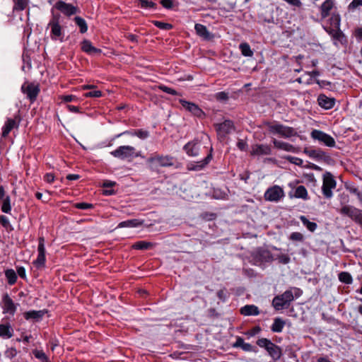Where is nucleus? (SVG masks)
<instances>
[{
    "label": "nucleus",
    "mask_w": 362,
    "mask_h": 362,
    "mask_svg": "<svg viewBox=\"0 0 362 362\" xmlns=\"http://www.w3.org/2000/svg\"><path fill=\"white\" fill-rule=\"evenodd\" d=\"M329 26H324V30L331 36L334 44L338 46L339 44L346 45L347 38L340 29L341 16L339 13H334L331 18H329Z\"/></svg>",
    "instance_id": "f257e3e1"
},
{
    "label": "nucleus",
    "mask_w": 362,
    "mask_h": 362,
    "mask_svg": "<svg viewBox=\"0 0 362 362\" xmlns=\"http://www.w3.org/2000/svg\"><path fill=\"white\" fill-rule=\"evenodd\" d=\"M60 18L61 15L59 13H54L52 9V16L46 29L50 30L49 36L52 40L63 42L64 41V30L60 23Z\"/></svg>",
    "instance_id": "f03ea898"
},
{
    "label": "nucleus",
    "mask_w": 362,
    "mask_h": 362,
    "mask_svg": "<svg viewBox=\"0 0 362 362\" xmlns=\"http://www.w3.org/2000/svg\"><path fill=\"white\" fill-rule=\"evenodd\" d=\"M263 125L267 127L270 134H277L284 139H288L292 136H296L298 134L296 130L293 127L285 126L276 121H264L263 122Z\"/></svg>",
    "instance_id": "7ed1b4c3"
},
{
    "label": "nucleus",
    "mask_w": 362,
    "mask_h": 362,
    "mask_svg": "<svg viewBox=\"0 0 362 362\" xmlns=\"http://www.w3.org/2000/svg\"><path fill=\"white\" fill-rule=\"evenodd\" d=\"M294 300L292 289L286 290L281 295L276 296L272 300V305L276 310L288 308L290 303Z\"/></svg>",
    "instance_id": "20e7f679"
},
{
    "label": "nucleus",
    "mask_w": 362,
    "mask_h": 362,
    "mask_svg": "<svg viewBox=\"0 0 362 362\" xmlns=\"http://www.w3.org/2000/svg\"><path fill=\"white\" fill-rule=\"evenodd\" d=\"M337 187V182L333 175L329 172H326L322 176V192L327 199H331L333 196L332 189Z\"/></svg>",
    "instance_id": "39448f33"
},
{
    "label": "nucleus",
    "mask_w": 362,
    "mask_h": 362,
    "mask_svg": "<svg viewBox=\"0 0 362 362\" xmlns=\"http://www.w3.org/2000/svg\"><path fill=\"white\" fill-rule=\"evenodd\" d=\"M21 89L30 103H33L37 100L40 92L39 84L33 82H25Z\"/></svg>",
    "instance_id": "423d86ee"
},
{
    "label": "nucleus",
    "mask_w": 362,
    "mask_h": 362,
    "mask_svg": "<svg viewBox=\"0 0 362 362\" xmlns=\"http://www.w3.org/2000/svg\"><path fill=\"white\" fill-rule=\"evenodd\" d=\"M45 238L43 236L38 238L37 257L33 264L34 267L38 269L45 268L46 257H45Z\"/></svg>",
    "instance_id": "0eeeda50"
},
{
    "label": "nucleus",
    "mask_w": 362,
    "mask_h": 362,
    "mask_svg": "<svg viewBox=\"0 0 362 362\" xmlns=\"http://www.w3.org/2000/svg\"><path fill=\"white\" fill-rule=\"evenodd\" d=\"M254 264L261 265L262 264L270 262L273 260L271 252L265 248L259 247L252 255Z\"/></svg>",
    "instance_id": "6e6552de"
},
{
    "label": "nucleus",
    "mask_w": 362,
    "mask_h": 362,
    "mask_svg": "<svg viewBox=\"0 0 362 362\" xmlns=\"http://www.w3.org/2000/svg\"><path fill=\"white\" fill-rule=\"evenodd\" d=\"M133 153H134V147L132 146H120L110 152V154L115 158L128 161L132 160Z\"/></svg>",
    "instance_id": "1a4fd4ad"
},
{
    "label": "nucleus",
    "mask_w": 362,
    "mask_h": 362,
    "mask_svg": "<svg viewBox=\"0 0 362 362\" xmlns=\"http://www.w3.org/2000/svg\"><path fill=\"white\" fill-rule=\"evenodd\" d=\"M318 9L322 19L331 18L334 13H339L334 0H325Z\"/></svg>",
    "instance_id": "9d476101"
},
{
    "label": "nucleus",
    "mask_w": 362,
    "mask_h": 362,
    "mask_svg": "<svg viewBox=\"0 0 362 362\" xmlns=\"http://www.w3.org/2000/svg\"><path fill=\"white\" fill-rule=\"evenodd\" d=\"M284 195L283 189L278 185H274L267 189L264 197L267 201L278 202L284 197Z\"/></svg>",
    "instance_id": "9b49d317"
},
{
    "label": "nucleus",
    "mask_w": 362,
    "mask_h": 362,
    "mask_svg": "<svg viewBox=\"0 0 362 362\" xmlns=\"http://www.w3.org/2000/svg\"><path fill=\"white\" fill-rule=\"evenodd\" d=\"M340 214L351 218L354 221L362 224V210L352 206H344L339 211Z\"/></svg>",
    "instance_id": "f8f14e48"
},
{
    "label": "nucleus",
    "mask_w": 362,
    "mask_h": 362,
    "mask_svg": "<svg viewBox=\"0 0 362 362\" xmlns=\"http://www.w3.org/2000/svg\"><path fill=\"white\" fill-rule=\"evenodd\" d=\"M54 8L67 17H70L79 12V8L77 6L66 3L63 1L56 2Z\"/></svg>",
    "instance_id": "ddd939ff"
},
{
    "label": "nucleus",
    "mask_w": 362,
    "mask_h": 362,
    "mask_svg": "<svg viewBox=\"0 0 362 362\" xmlns=\"http://www.w3.org/2000/svg\"><path fill=\"white\" fill-rule=\"evenodd\" d=\"M311 137L329 147H334L336 144L335 140L332 136L320 130L314 129L312 131Z\"/></svg>",
    "instance_id": "4468645a"
},
{
    "label": "nucleus",
    "mask_w": 362,
    "mask_h": 362,
    "mask_svg": "<svg viewBox=\"0 0 362 362\" xmlns=\"http://www.w3.org/2000/svg\"><path fill=\"white\" fill-rule=\"evenodd\" d=\"M179 101L183 108L194 116L198 118H204L205 117L206 115L204 112L195 103L187 101L184 99H180Z\"/></svg>",
    "instance_id": "2eb2a0df"
},
{
    "label": "nucleus",
    "mask_w": 362,
    "mask_h": 362,
    "mask_svg": "<svg viewBox=\"0 0 362 362\" xmlns=\"http://www.w3.org/2000/svg\"><path fill=\"white\" fill-rule=\"evenodd\" d=\"M175 158L171 156H163L156 154L147 159V163H153L157 162L161 167H170L174 165Z\"/></svg>",
    "instance_id": "dca6fc26"
},
{
    "label": "nucleus",
    "mask_w": 362,
    "mask_h": 362,
    "mask_svg": "<svg viewBox=\"0 0 362 362\" xmlns=\"http://www.w3.org/2000/svg\"><path fill=\"white\" fill-rule=\"evenodd\" d=\"M1 308L4 314L14 315L16 311L17 304H16L9 295L6 293L2 296Z\"/></svg>",
    "instance_id": "f3484780"
},
{
    "label": "nucleus",
    "mask_w": 362,
    "mask_h": 362,
    "mask_svg": "<svg viewBox=\"0 0 362 362\" xmlns=\"http://www.w3.org/2000/svg\"><path fill=\"white\" fill-rule=\"evenodd\" d=\"M212 151L213 148L212 147H211L209 153L203 160L198 161L197 163H189L187 165V169L189 171H199L204 169L212 160Z\"/></svg>",
    "instance_id": "a211bd4d"
},
{
    "label": "nucleus",
    "mask_w": 362,
    "mask_h": 362,
    "mask_svg": "<svg viewBox=\"0 0 362 362\" xmlns=\"http://www.w3.org/2000/svg\"><path fill=\"white\" fill-rule=\"evenodd\" d=\"M272 153V148L267 144H257L251 146V156H269Z\"/></svg>",
    "instance_id": "6ab92c4d"
},
{
    "label": "nucleus",
    "mask_w": 362,
    "mask_h": 362,
    "mask_svg": "<svg viewBox=\"0 0 362 362\" xmlns=\"http://www.w3.org/2000/svg\"><path fill=\"white\" fill-rule=\"evenodd\" d=\"M183 150L187 155L190 157H197L199 154L200 144L197 139L187 142L184 146Z\"/></svg>",
    "instance_id": "aec40b11"
},
{
    "label": "nucleus",
    "mask_w": 362,
    "mask_h": 362,
    "mask_svg": "<svg viewBox=\"0 0 362 362\" xmlns=\"http://www.w3.org/2000/svg\"><path fill=\"white\" fill-rule=\"evenodd\" d=\"M272 143L274 145V147L278 150H282L286 152H291V153H297L298 152V148L294 146L293 145L285 142L281 140H278L275 138L272 139Z\"/></svg>",
    "instance_id": "412c9836"
},
{
    "label": "nucleus",
    "mask_w": 362,
    "mask_h": 362,
    "mask_svg": "<svg viewBox=\"0 0 362 362\" xmlns=\"http://www.w3.org/2000/svg\"><path fill=\"white\" fill-rule=\"evenodd\" d=\"M233 129V122L230 120H225L223 122L216 125L217 134L221 137H225L227 134L231 133Z\"/></svg>",
    "instance_id": "4be33fe9"
},
{
    "label": "nucleus",
    "mask_w": 362,
    "mask_h": 362,
    "mask_svg": "<svg viewBox=\"0 0 362 362\" xmlns=\"http://www.w3.org/2000/svg\"><path fill=\"white\" fill-rule=\"evenodd\" d=\"M318 105L325 109H332L335 105V99L333 98H328L324 94H320L317 98Z\"/></svg>",
    "instance_id": "5701e85b"
},
{
    "label": "nucleus",
    "mask_w": 362,
    "mask_h": 362,
    "mask_svg": "<svg viewBox=\"0 0 362 362\" xmlns=\"http://www.w3.org/2000/svg\"><path fill=\"white\" fill-rule=\"evenodd\" d=\"M18 123H17L14 119H11V118L7 119L4 127H2L1 136L3 138L7 137L12 129H13L14 128H18Z\"/></svg>",
    "instance_id": "b1692460"
},
{
    "label": "nucleus",
    "mask_w": 362,
    "mask_h": 362,
    "mask_svg": "<svg viewBox=\"0 0 362 362\" xmlns=\"http://www.w3.org/2000/svg\"><path fill=\"white\" fill-rule=\"evenodd\" d=\"M13 334V329L11 325L8 323L0 324V337L3 339H9Z\"/></svg>",
    "instance_id": "393cba45"
},
{
    "label": "nucleus",
    "mask_w": 362,
    "mask_h": 362,
    "mask_svg": "<svg viewBox=\"0 0 362 362\" xmlns=\"http://www.w3.org/2000/svg\"><path fill=\"white\" fill-rule=\"evenodd\" d=\"M268 352V354L270 356V357L274 360L277 361L281 358L282 356V349L280 346L276 345L273 342L269 346V350H267Z\"/></svg>",
    "instance_id": "a878e982"
},
{
    "label": "nucleus",
    "mask_w": 362,
    "mask_h": 362,
    "mask_svg": "<svg viewBox=\"0 0 362 362\" xmlns=\"http://www.w3.org/2000/svg\"><path fill=\"white\" fill-rule=\"evenodd\" d=\"M240 313L245 316L258 315L259 314V308L255 305H246L240 308Z\"/></svg>",
    "instance_id": "bb28decb"
},
{
    "label": "nucleus",
    "mask_w": 362,
    "mask_h": 362,
    "mask_svg": "<svg viewBox=\"0 0 362 362\" xmlns=\"http://www.w3.org/2000/svg\"><path fill=\"white\" fill-rule=\"evenodd\" d=\"M123 134H128L131 136H136L141 139H145L148 137L149 132L146 130L144 129H134L132 131H125L117 136V137H119Z\"/></svg>",
    "instance_id": "cd10ccee"
},
{
    "label": "nucleus",
    "mask_w": 362,
    "mask_h": 362,
    "mask_svg": "<svg viewBox=\"0 0 362 362\" xmlns=\"http://www.w3.org/2000/svg\"><path fill=\"white\" fill-rule=\"evenodd\" d=\"M81 49L87 54L92 53H101V49H98L92 45V43L88 40H83L81 42Z\"/></svg>",
    "instance_id": "c85d7f7f"
},
{
    "label": "nucleus",
    "mask_w": 362,
    "mask_h": 362,
    "mask_svg": "<svg viewBox=\"0 0 362 362\" xmlns=\"http://www.w3.org/2000/svg\"><path fill=\"white\" fill-rule=\"evenodd\" d=\"M194 29L196 30L197 34L199 36H200L206 40H208L210 38L211 34L205 25L199 24V23H197V24H195Z\"/></svg>",
    "instance_id": "c756f323"
},
{
    "label": "nucleus",
    "mask_w": 362,
    "mask_h": 362,
    "mask_svg": "<svg viewBox=\"0 0 362 362\" xmlns=\"http://www.w3.org/2000/svg\"><path fill=\"white\" fill-rule=\"evenodd\" d=\"M7 283L10 286L14 285L18 279L16 272L13 269H7L4 272Z\"/></svg>",
    "instance_id": "7c9ffc66"
},
{
    "label": "nucleus",
    "mask_w": 362,
    "mask_h": 362,
    "mask_svg": "<svg viewBox=\"0 0 362 362\" xmlns=\"http://www.w3.org/2000/svg\"><path fill=\"white\" fill-rule=\"evenodd\" d=\"M142 222L138 219H130L122 221L118 224V228H136L141 226Z\"/></svg>",
    "instance_id": "2f4dec72"
},
{
    "label": "nucleus",
    "mask_w": 362,
    "mask_h": 362,
    "mask_svg": "<svg viewBox=\"0 0 362 362\" xmlns=\"http://www.w3.org/2000/svg\"><path fill=\"white\" fill-rule=\"evenodd\" d=\"M294 197L303 200H308L309 199L308 191L303 185L298 186L296 188Z\"/></svg>",
    "instance_id": "473e14b6"
},
{
    "label": "nucleus",
    "mask_w": 362,
    "mask_h": 362,
    "mask_svg": "<svg viewBox=\"0 0 362 362\" xmlns=\"http://www.w3.org/2000/svg\"><path fill=\"white\" fill-rule=\"evenodd\" d=\"M153 245L154 244L151 242L141 240L134 243L132 247L134 250H145L151 249L153 247Z\"/></svg>",
    "instance_id": "72a5a7b5"
},
{
    "label": "nucleus",
    "mask_w": 362,
    "mask_h": 362,
    "mask_svg": "<svg viewBox=\"0 0 362 362\" xmlns=\"http://www.w3.org/2000/svg\"><path fill=\"white\" fill-rule=\"evenodd\" d=\"M234 347H240L243 350L246 351H253V346L248 343H245L244 339L241 337H238L235 343L233 344Z\"/></svg>",
    "instance_id": "f704fd0d"
},
{
    "label": "nucleus",
    "mask_w": 362,
    "mask_h": 362,
    "mask_svg": "<svg viewBox=\"0 0 362 362\" xmlns=\"http://www.w3.org/2000/svg\"><path fill=\"white\" fill-rule=\"evenodd\" d=\"M286 322L281 318H275L274 323L271 327V329L273 332H282Z\"/></svg>",
    "instance_id": "c9c22d12"
},
{
    "label": "nucleus",
    "mask_w": 362,
    "mask_h": 362,
    "mask_svg": "<svg viewBox=\"0 0 362 362\" xmlns=\"http://www.w3.org/2000/svg\"><path fill=\"white\" fill-rule=\"evenodd\" d=\"M13 11L18 12V11H22L28 6V0H13Z\"/></svg>",
    "instance_id": "e433bc0d"
},
{
    "label": "nucleus",
    "mask_w": 362,
    "mask_h": 362,
    "mask_svg": "<svg viewBox=\"0 0 362 362\" xmlns=\"http://www.w3.org/2000/svg\"><path fill=\"white\" fill-rule=\"evenodd\" d=\"M300 220L310 232H314L317 228L316 223L310 221L305 216H301Z\"/></svg>",
    "instance_id": "4c0bfd02"
},
{
    "label": "nucleus",
    "mask_w": 362,
    "mask_h": 362,
    "mask_svg": "<svg viewBox=\"0 0 362 362\" xmlns=\"http://www.w3.org/2000/svg\"><path fill=\"white\" fill-rule=\"evenodd\" d=\"M239 49L241 52V54L245 57H252L253 52L250 48V46L247 42L240 43L239 45Z\"/></svg>",
    "instance_id": "58836bf2"
},
{
    "label": "nucleus",
    "mask_w": 362,
    "mask_h": 362,
    "mask_svg": "<svg viewBox=\"0 0 362 362\" xmlns=\"http://www.w3.org/2000/svg\"><path fill=\"white\" fill-rule=\"evenodd\" d=\"M74 20L75 23L79 27L80 32L81 33H85L87 32L88 25L86 21L83 18L80 16H76Z\"/></svg>",
    "instance_id": "ea45409f"
},
{
    "label": "nucleus",
    "mask_w": 362,
    "mask_h": 362,
    "mask_svg": "<svg viewBox=\"0 0 362 362\" xmlns=\"http://www.w3.org/2000/svg\"><path fill=\"white\" fill-rule=\"evenodd\" d=\"M339 280L346 284H351L353 281L351 275L347 272H341L338 275Z\"/></svg>",
    "instance_id": "a19ab883"
},
{
    "label": "nucleus",
    "mask_w": 362,
    "mask_h": 362,
    "mask_svg": "<svg viewBox=\"0 0 362 362\" xmlns=\"http://www.w3.org/2000/svg\"><path fill=\"white\" fill-rule=\"evenodd\" d=\"M1 211L6 214H10L11 211V198L9 196H6L3 199V203L1 205Z\"/></svg>",
    "instance_id": "79ce46f5"
},
{
    "label": "nucleus",
    "mask_w": 362,
    "mask_h": 362,
    "mask_svg": "<svg viewBox=\"0 0 362 362\" xmlns=\"http://www.w3.org/2000/svg\"><path fill=\"white\" fill-rule=\"evenodd\" d=\"M138 5L141 8H156V4L151 0H138Z\"/></svg>",
    "instance_id": "37998d69"
},
{
    "label": "nucleus",
    "mask_w": 362,
    "mask_h": 362,
    "mask_svg": "<svg viewBox=\"0 0 362 362\" xmlns=\"http://www.w3.org/2000/svg\"><path fill=\"white\" fill-rule=\"evenodd\" d=\"M0 224L6 230H13V228L10 223L9 219L4 215L0 216Z\"/></svg>",
    "instance_id": "c03bdc74"
},
{
    "label": "nucleus",
    "mask_w": 362,
    "mask_h": 362,
    "mask_svg": "<svg viewBox=\"0 0 362 362\" xmlns=\"http://www.w3.org/2000/svg\"><path fill=\"white\" fill-rule=\"evenodd\" d=\"M153 24L159 29L169 30L173 28V25L158 21H152Z\"/></svg>",
    "instance_id": "a18cd8bd"
},
{
    "label": "nucleus",
    "mask_w": 362,
    "mask_h": 362,
    "mask_svg": "<svg viewBox=\"0 0 362 362\" xmlns=\"http://www.w3.org/2000/svg\"><path fill=\"white\" fill-rule=\"evenodd\" d=\"M33 354L36 358L40 360L42 362H47V361L49 360L48 357L43 351L33 350Z\"/></svg>",
    "instance_id": "49530a36"
},
{
    "label": "nucleus",
    "mask_w": 362,
    "mask_h": 362,
    "mask_svg": "<svg viewBox=\"0 0 362 362\" xmlns=\"http://www.w3.org/2000/svg\"><path fill=\"white\" fill-rule=\"evenodd\" d=\"M272 341L266 338H262L257 341V344L262 348H264L266 350H269Z\"/></svg>",
    "instance_id": "de8ad7c7"
},
{
    "label": "nucleus",
    "mask_w": 362,
    "mask_h": 362,
    "mask_svg": "<svg viewBox=\"0 0 362 362\" xmlns=\"http://www.w3.org/2000/svg\"><path fill=\"white\" fill-rule=\"evenodd\" d=\"M47 313V312L46 310H42L38 311L33 310L26 313L25 317H42Z\"/></svg>",
    "instance_id": "09e8293b"
},
{
    "label": "nucleus",
    "mask_w": 362,
    "mask_h": 362,
    "mask_svg": "<svg viewBox=\"0 0 362 362\" xmlns=\"http://www.w3.org/2000/svg\"><path fill=\"white\" fill-rule=\"evenodd\" d=\"M74 207L78 209L87 210L93 208V205L92 204L86 203V202H78L74 204Z\"/></svg>",
    "instance_id": "8fccbe9b"
},
{
    "label": "nucleus",
    "mask_w": 362,
    "mask_h": 362,
    "mask_svg": "<svg viewBox=\"0 0 362 362\" xmlns=\"http://www.w3.org/2000/svg\"><path fill=\"white\" fill-rule=\"evenodd\" d=\"M102 95H103L102 92L98 90L89 91V92L85 93L83 94V96L85 98H100V97H102Z\"/></svg>",
    "instance_id": "3c124183"
},
{
    "label": "nucleus",
    "mask_w": 362,
    "mask_h": 362,
    "mask_svg": "<svg viewBox=\"0 0 362 362\" xmlns=\"http://www.w3.org/2000/svg\"><path fill=\"white\" fill-rule=\"evenodd\" d=\"M289 239L293 241L302 242L304 239L303 235L300 232H293L290 235Z\"/></svg>",
    "instance_id": "603ef678"
},
{
    "label": "nucleus",
    "mask_w": 362,
    "mask_h": 362,
    "mask_svg": "<svg viewBox=\"0 0 362 362\" xmlns=\"http://www.w3.org/2000/svg\"><path fill=\"white\" fill-rule=\"evenodd\" d=\"M5 357L9 359L14 358L17 355V351L15 348L11 347L6 349L5 351Z\"/></svg>",
    "instance_id": "864d4df0"
},
{
    "label": "nucleus",
    "mask_w": 362,
    "mask_h": 362,
    "mask_svg": "<svg viewBox=\"0 0 362 362\" xmlns=\"http://www.w3.org/2000/svg\"><path fill=\"white\" fill-rule=\"evenodd\" d=\"M285 158L287 160H288L290 163H293L297 165H301L303 164V160L299 158H297V157L287 156L285 157Z\"/></svg>",
    "instance_id": "5fc2aeb1"
},
{
    "label": "nucleus",
    "mask_w": 362,
    "mask_h": 362,
    "mask_svg": "<svg viewBox=\"0 0 362 362\" xmlns=\"http://www.w3.org/2000/svg\"><path fill=\"white\" fill-rule=\"evenodd\" d=\"M276 259L279 260V262L281 264H286L290 262V257L288 255L286 254H281L279 255L276 257Z\"/></svg>",
    "instance_id": "6e6d98bb"
},
{
    "label": "nucleus",
    "mask_w": 362,
    "mask_h": 362,
    "mask_svg": "<svg viewBox=\"0 0 362 362\" xmlns=\"http://www.w3.org/2000/svg\"><path fill=\"white\" fill-rule=\"evenodd\" d=\"M217 296L221 301H226L228 298V291L226 288H223L217 292Z\"/></svg>",
    "instance_id": "4d7b16f0"
},
{
    "label": "nucleus",
    "mask_w": 362,
    "mask_h": 362,
    "mask_svg": "<svg viewBox=\"0 0 362 362\" xmlns=\"http://www.w3.org/2000/svg\"><path fill=\"white\" fill-rule=\"evenodd\" d=\"M159 88L162 91H163L164 93L170 94L172 95H177V92L175 89H173V88H171L170 87H168L166 86H163V85L160 86Z\"/></svg>",
    "instance_id": "13d9d810"
},
{
    "label": "nucleus",
    "mask_w": 362,
    "mask_h": 362,
    "mask_svg": "<svg viewBox=\"0 0 362 362\" xmlns=\"http://www.w3.org/2000/svg\"><path fill=\"white\" fill-rule=\"evenodd\" d=\"M361 6H362V0H353L348 6V8L349 11H354Z\"/></svg>",
    "instance_id": "bf43d9fd"
},
{
    "label": "nucleus",
    "mask_w": 362,
    "mask_h": 362,
    "mask_svg": "<svg viewBox=\"0 0 362 362\" xmlns=\"http://www.w3.org/2000/svg\"><path fill=\"white\" fill-rule=\"evenodd\" d=\"M215 98L219 101H226L228 99V95L227 93L221 91L218 92L215 95Z\"/></svg>",
    "instance_id": "052dcab7"
},
{
    "label": "nucleus",
    "mask_w": 362,
    "mask_h": 362,
    "mask_svg": "<svg viewBox=\"0 0 362 362\" xmlns=\"http://www.w3.org/2000/svg\"><path fill=\"white\" fill-rule=\"evenodd\" d=\"M17 276L18 275L21 279L25 280L27 279L25 269L23 267H16Z\"/></svg>",
    "instance_id": "680f3d73"
},
{
    "label": "nucleus",
    "mask_w": 362,
    "mask_h": 362,
    "mask_svg": "<svg viewBox=\"0 0 362 362\" xmlns=\"http://www.w3.org/2000/svg\"><path fill=\"white\" fill-rule=\"evenodd\" d=\"M325 152L321 150H312L309 152V156L314 158H322Z\"/></svg>",
    "instance_id": "e2e57ef3"
},
{
    "label": "nucleus",
    "mask_w": 362,
    "mask_h": 362,
    "mask_svg": "<svg viewBox=\"0 0 362 362\" xmlns=\"http://www.w3.org/2000/svg\"><path fill=\"white\" fill-rule=\"evenodd\" d=\"M62 101L65 103H70L77 100V97L74 95H66L61 97Z\"/></svg>",
    "instance_id": "0e129e2a"
},
{
    "label": "nucleus",
    "mask_w": 362,
    "mask_h": 362,
    "mask_svg": "<svg viewBox=\"0 0 362 362\" xmlns=\"http://www.w3.org/2000/svg\"><path fill=\"white\" fill-rule=\"evenodd\" d=\"M54 178H55V176L52 173H47L43 177V180L46 182L49 183V184L52 183L54 181Z\"/></svg>",
    "instance_id": "69168bd1"
},
{
    "label": "nucleus",
    "mask_w": 362,
    "mask_h": 362,
    "mask_svg": "<svg viewBox=\"0 0 362 362\" xmlns=\"http://www.w3.org/2000/svg\"><path fill=\"white\" fill-rule=\"evenodd\" d=\"M174 0H161L160 4L161 5L168 9H170L173 6Z\"/></svg>",
    "instance_id": "338daca9"
},
{
    "label": "nucleus",
    "mask_w": 362,
    "mask_h": 362,
    "mask_svg": "<svg viewBox=\"0 0 362 362\" xmlns=\"http://www.w3.org/2000/svg\"><path fill=\"white\" fill-rule=\"evenodd\" d=\"M354 36L358 42L362 41V28H358L355 30Z\"/></svg>",
    "instance_id": "774afa93"
}]
</instances>
